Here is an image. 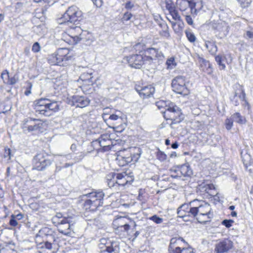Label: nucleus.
Wrapping results in <instances>:
<instances>
[{"label":"nucleus","mask_w":253,"mask_h":253,"mask_svg":"<svg viewBox=\"0 0 253 253\" xmlns=\"http://www.w3.org/2000/svg\"><path fill=\"white\" fill-rule=\"evenodd\" d=\"M211 201H213L214 204H216L218 202H220V198L218 195V193H216L215 195L212 196L211 197Z\"/></svg>","instance_id":"nucleus-57"},{"label":"nucleus","mask_w":253,"mask_h":253,"mask_svg":"<svg viewBox=\"0 0 253 253\" xmlns=\"http://www.w3.org/2000/svg\"><path fill=\"white\" fill-rule=\"evenodd\" d=\"M99 247L102 250V253H118L119 247L116 242H109L106 239L102 238L100 241Z\"/></svg>","instance_id":"nucleus-12"},{"label":"nucleus","mask_w":253,"mask_h":253,"mask_svg":"<svg viewBox=\"0 0 253 253\" xmlns=\"http://www.w3.org/2000/svg\"><path fill=\"white\" fill-rule=\"evenodd\" d=\"M94 4L97 7H100L103 4L102 0H93Z\"/></svg>","instance_id":"nucleus-61"},{"label":"nucleus","mask_w":253,"mask_h":253,"mask_svg":"<svg viewBox=\"0 0 253 253\" xmlns=\"http://www.w3.org/2000/svg\"><path fill=\"white\" fill-rule=\"evenodd\" d=\"M245 36L247 38H253V31H247Z\"/></svg>","instance_id":"nucleus-63"},{"label":"nucleus","mask_w":253,"mask_h":253,"mask_svg":"<svg viewBox=\"0 0 253 253\" xmlns=\"http://www.w3.org/2000/svg\"><path fill=\"white\" fill-rule=\"evenodd\" d=\"M40 46L37 42H35L32 46V51L34 52H38L40 50Z\"/></svg>","instance_id":"nucleus-55"},{"label":"nucleus","mask_w":253,"mask_h":253,"mask_svg":"<svg viewBox=\"0 0 253 253\" xmlns=\"http://www.w3.org/2000/svg\"><path fill=\"white\" fill-rule=\"evenodd\" d=\"M181 242H184V239L182 238H172L170 240V244L177 246L178 245V243Z\"/></svg>","instance_id":"nucleus-47"},{"label":"nucleus","mask_w":253,"mask_h":253,"mask_svg":"<svg viewBox=\"0 0 253 253\" xmlns=\"http://www.w3.org/2000/svg\"><path fill=\"white\" fill-rule=\"evenodd\" d=\"M35 109L36 111L39 112L40 114L46 116L51 115V113L48 112L47 106H35Z\"/></svg>","instance_id":"nucleus-36"},{"label":"nucleus","mask_w":253,"mask_h":253,"mask_svg":"<svg viewBox=\"0 0 253 253\" xmlns=\"http://www.w3.org/2000/svg\"><path fill=\"white\" fill-rule=\"evenodd\" d=\"M86 195L89 198L84 204L86 210L94 211L98 207L102 206L104 196L103 191H93Z\"/></svg>","instance_id":"nucleus-5"},{"label":"nucleus","mask_w":253,"mask_h":253,"mask_svg":"<svg viewBox=\"0 0 253 253\" xmlns=\"http://www.w3.org/2000/svg\"><path fill=\"white\" fill-rule=\"evenodd\" d=\"M42 237L46 241L51 243L54 248L59 246V238L55 236L52 230L48 227H43L40 229L36 235V238Z\"/></svg>","instance_id":"nucleus-8"},{"label":"nucleus","mask_w":253,"mask_h":253,"mask_svg":"<svg viewBox=\"0 0 253 253\" xmlns=\"http://www.w3.org/2000/svg\"><path fill=\"white\" fill-rule=\"evenodd\" d=\"M168 11L169 14H167V18L170 22H171V19L176 22L180 21V16L175 8Z\"/></svg>","instance_id":"nucleus-28"},{"label":"nucleus","mask_w":253,"mask_h":253,"mask_svg":"<svg viewBox=\"0 0 253 253\" xmlns=\"http://www.w3.org/2000/svg\"><path fill=\"white\" fill-rule=\"evenodd\" d=\"M159 27L162 29L161 30H159V33H160L161 35L164 38H169L170 37V34L167 24L164 22L162 23L159 22Z\"/></svg>","instance_id":"nucleus-27"},{"label":"nucleus","mask_w":253,"mask_h":253,"mask_svg":"<svg viewBox=\"0 0 253 253\" xmlns=\"http://www.w3.org/2000/svg\"><path fill=\"white\" fill-rule=\"evenodd\" d=\"M242 7H248L251 3V0H237Z\"/></svg>","instance_id":"nucleus-51"},{"label":"nucleus","mask_w":253,"mask_h":253,"mask_svg":"<svg viewBox=\"0 0 253 253\" xmlns=\"http://www.w3.org/2000/svg\"><path fill=\"white\" fill-rule=\"evenodd\" d=\"M9 224L13 227L16 226L18 224L17 220L14 217V215H11L10 219L9 220Z\"/></svg>","instance_id":"nucleus-54"},{"label":"nucleus","mask_w":253,"mask_h":253,"mask_svg":"<svg viewBox=\"0 0 253 253\" xmlns=\"http://www.w3.org/2000/svg\"><path fill=\"white\" fill-rule=\"evenodd\" d=\"M159 109L160 106L163 107V104H165V110H161V112L163 115V117L166 120H170L173 123H179L182 118V113L180 108L175 105L173 103L164 101H159Z\"/></svg>","instance_id":"nucleus-2"},{"label":"nucleus","mask_w":253,"mask_h":253,"mask_svg":"<svg viewBox=\"0 0 253 253\" xmlns=\"http://www.w3.org/2000/svg\"><path fill=\"white\" fill-rule=\"evenodd\" d=\"M120 153L119 161L120 165L123 166L131 162H136L140 157L141 150L139 148L132 147L121 150Z\"/></svg>","instance_id":"nucleus-4"},{"label":"nucleus","mask_w":253,"mask_h":253,"mask_svg":"<svg viewBox=\"0 0 253 253\" xmlns=\"http://www.w3.org/2000/svg\"><path fill=\"white\" fill-rule=\"evenodd\" d=\"M198 186L199 190L201 189H205V190H212L216 188L213 184L211 181L209 180H206L201 182V183L199 184Z\"/></svg>","instance_id":"nucleus-30"},{"label":"nucleus","mask_w":253,"mask_h":253,"mask_svg":"<svg viewBox=\"0 0 253 253\" xmlns=\"http://www.w3.org/2000/svg\"><path fill=\"white\" fill-rule=\"evenodd\" d=\"M12 251L9 248H2L0 250V253H12Z\"/></svg>","instance_id":"nucleus-62"},{"label":"nucleus","mask_w":253,"mask_h":253,"mask_svg":"<svg viewBox=\"0 0 253 253\" xmlns=\"http://www.w3.org/2000/svg\"><path fill=\"white\" fill-rule=\"evenodd\" d=\"M233 122L239 124H244L246 123V119L239 113H235L231 116Z\"/></svg>","instance_id":"nucleus-35"},{"label":"nucleus","mask_w":253,"mask_h":253,"mask_svg":"<svg viewBox=\"0 0 253 253\" xmlns=\"http://www.w3.org/2000/svg\"><path fill=\"white\" fill-rule=\"evenodd\" d=\"M203 7V0H189V7L192 14L197 15Z\"/></svg>","instance_id":"nucleus-21"},{"label":"nucleus","mask_w":253,"mask_h":253,"mask_svg":"<svg viewBox=\"0 0 253 253\" xmlns=\"http://www.w3.org/2000/svg\"><path fill=\"white\" fill-rule=\"evenodd\" d=\"M233 121L231 117L226 119L225 121V126L227 130H229L232 128L233 126Z\"/></svg>","instance_id":"nucleus-46"},{"label":"nucleus","mask_w":253,"mask_h":253,"mask_svg":"<svg viewBox=\"0 0 253 253\" xmlns=\"http://www.w3.org/2000/svg\"><path fill=\"white\" fill-rule=\"evenodd\" d=\"M234 222V220L232 219H224L222 221L221 223L226 228H230L232 226Z\"/></svg>","instance_id":"nucleus-49"},{"label":"nucleus","mask_w":253,"mask_h":253,"mask_svg":"<svg viewBox=\"0 0 253 253\" xmlns=\"http://www.w3.org/2000/svg\"><path fill=\"white\" fill-rule=\"evenodd\" d=\"M111 143V140L105 138L104 136H102L98 139L93 141V145L100 146L103 148V149L105 151L107 150V148L109 147Z\"/></svg>","instance_id":"nucleus-24"},{"label":"nucleus","mask_w":253,"mask_h":253,"mask_svg":"<svg viewBox=\"0 0 253 253\" xmlns=\"http://www.w3.org/2000/svg\"><path fill=\"white\" fill-rule=\"evenodd\" d=\"M92 70L88 69L86 72H84L81 75L80 79L82 80L85 85H92L93 83L92 80Z\"/></svg>","instance_id":"nucleus-22"},{"label":"nucleus","mask_w":253,"mask_h":253,"mask_svg":"<svg viewBox=\"0 0 253 253\" xmlns=\"http://www.w3.org/2000/svg\"><path fill=\"white\" fill-rule=\"evenodd\" d=\"M134 47L136 51H138L139 52H141L143 50H145L144 47V44L140 42L136 44Z\"/></svg>","instance_id":"nucleus-53"},{"label":"nucleus","mask_w":253,"mask_h":253,"mask_svg":"<svg viewBox=\"0 0 253 253\" xmlns=\"http://www.w3.org/2000/svg\"><path fill=\"white\" fill-rule=\"evenodd\" d=\"M42 126L43 123L40 120L27 118L23 121L22 128L24 131L27 130L28 132L36 130L40 131Z\"/></svg>","instance_id":"nucleus-10"},{"label":"nucleus","mask_w":253,"mask_h":253,"mask_svg":"<svg viewBox=\"0 0 253 253\" xmlns=\"http://www.w3.org/2000/svg\"><path fill=\"white\" fill-rule=\"evenodd\" d=\"M172 89L177 93L184 96L189 93V90L186 86L185 79L184 77L178 76L174 78L171 83Z\"/></svg>","instance_id":"nucleus-9"},{"label":"nucleus","mask_w":253,"mask_h":253,"mask_svg":"<svg viewBox=\"0 0 253 253\" xmlns=\"http://www.w3.org/2000/svg\"><path fill=\"white\" fill-rule=\"evenodd\" d=\"M71 28L68 31L69 34L68 35L72 38L74 41H78L79 40V35L81 32V28L79 26L72 27L71 25H68Z\"/></svg>","instance_id":"nucleus-23"},{"label":"nucleus","mask_w":253,"mask_h":253,"mask_svg":"<svg viewBox=\"0 0 253 253\" xmlns=\"http://www.w3.org/2000/svg\"><path fill=\"white\" fill-rule=\"evenodd\" d=\"M189 213L191 216L196 217L199 223L206 224L210 222L213 217V212L211 205L208 203H205L197 207L190 208Z\"/></svg>","instance_id":"nucleus-1"},{"label":"nucleus","mask_w":253,"mask_h":253,"mask_svg":"<svg viewBox=\"0 0 253 253\" xmlns=\"http://www.w3.org/2000/svg\"><path fill=\"white\" fill-rule=\"evenodd\" d=\"M233 247V242L228 239H224L216 244L215 251L216 253H224Z\"/></svg>","instance_id":"nucleus-15"},{"label":"nucleus","mask_w":253,"mask_h":253,"mask_svg":"<svg viewBox=\"0 0 253 253\" xmlns=\"http://www.w3.org/2000/svg\"><path fill=\"white\" fill-rule=\"evenodd\" d=\"M109 119L113 121H120V122H122L123 118L120 112H118V114H112L110 115Z\"/></svg>","instance_id":"nucleus-41"},{"label":"nucleus","mask_w":253,"mask_h":253,"mask_svg":"<svg viewBox=\"0 0 253 253\" xmlns=\"http://www.w3.org/2000/svg\"><path fill=\"white\" fill-rule=\"evenodd\" d=\"M33 164L34 169L38 170H42L47 166L51 164L49 160L46 158L43 154H38L34 158Z\"/></svg>","instance_id":"nucleus-13"},{"label":"nucleus","mask_w":253,"mask_h":253,"mask_svg":"<svg viewBox=\"0 0 253 253\" xmlns=\"http://www.w3.org/2000/svg\"><path fill=\"white\" fill-rule=\"evenodd\" d=\"M113 224L117 229L124 228V231L127 232L130 227H132V230H135L136 226L135 222L126 216H119L115 219L113 221Z\"/></svg>","instance_id":"nucleus-7"},{"label":"nucleus","mask_w":253,"mask_h":253,"mask_svg":"<svg viewBox=\"0 0 253 253\" xmlns=\"http://www.w3.org/2000/svg\"><path fill=\"white\" fill-rule=\"evenodd\" d=\"M135 89L143 98L150 97L155 92V88L151 85L146 86L136 85Z\"/></svg>","instance_id":"nucleus-16"},{"label":"nucleus","mask_w":253,"mask_h":253,"mask_svg":"<svg viewBox=\"0 0 253 253\" xmlns=\"http://www.w3.org/2000/svg\"><path fill=\"white\" fill-rule=\"evenodd\" d=\"M191 208L192 207L190 205L183 204L178 208L177 214L183 218L186 216H191V214L189 213V211Z\"/></svg>","instance_id":"nucleus-25"},{"label":"nucleus","mask_w":253,"mask_h":253,"mask_svg":"<svg viewBox=\"0 0 253 253\" xmlns=\"http://www.w3.org/2000/svg\"><path fill=\"white\" fill-rule=\"evenodd\" d=\"M178 253H194L193 249L192 248H183L182 249H177Z\"/></svg>","instance_id":"nucleus-48"},{"label":"nucleus","mask_w":253,"mask_h":253,"mask_svg":"<svg viewBox=\"0 0 253 253\" xmlns=\"http://www.w3.org/2000/svg\"><path fill=\"white\" fill-rule=\"evenodd\" d=\"M238 94V98L241 100H243L245 97V93L244 90L242 88H240L238 90V92H236L235 93V94H234L233 97L231 98L232 101L235 102V105H237V104L238 103V100L237 98Z\"/></svg>","instance_id":"nucleus-32"},{"label":"nucleus","mask_w":253,"mask_h":253,"mask_svg":"<svg viewBox=\"0 0 253 253\" xmlns=\"http://www.w3.org/2000/svg\"><path fill=\"white\" fill-rule=\"evenodd\" d=\"M172 28L175 33H178L183 29V23H181L180 21L176 22H171Z\"/></svg>","instance_id":"nucleus-38"},{"label":"nucleus","mask_w":253,"mask_h":253,"mask_svg":"<svg viewBox=\"0 0 253 253\" xmlns=\"http://www.w3.org/2000/svg\"><path fill=\"white\" fill-rule=\"evenodd\" d=\"M16 82H17V80L16 79V78L14 77L10 78H9V81L7 82V84L13 85V84H14L16 83Z\"/></svg>","instance_id":"nucleus-60"},{"label":"nucleus","mask_w":253,"mask_h":253,"mask_svg":"<svg viewBox=\"0 0 253 253\" xmlns=\"http://www.w3.org/2000/svg\"><path fill=\"white\" fill-rule=\"evenodd\" d=\"M49 100L46 98H41L36 101L35 106H47Z\"/></svg>","instance_id":"nucleus-40"},{"label":"nucleus","mask_w":253,"mask_h":253,"mask_svg":"<svg viewBox=\"0 0 253 253\" xmlns=\"http://www.w3.org/2000/svg\"><path fill=\"white\" fill-rule=\"evenodd\" d=\"M56 53L61 63H64V61L70 60L72 57L70 50L67 48H59L56 50Z\"/></svg>","instance_id":"nucleus-19"},{"label":"nucleus","mask_w":253,"mask_h":253,"mask_svg":"<svg viewBox=\"0 0 253 253\" xmlns=\"http://www.w3.org/2000/svg\"><path fill=\"white\" fill-rule=\"evenodd\" d=\"M186 35L189 42H194L196 41V37L194 34L191 31H186Z\"/></svg>","instance_id":"nucleus-45"},{"label":"nucleus","mask_w":253,"mask_h":253,"mask_svg":"<svg viewBox=\"0 0 253 253\" xmlns=\"http://www.w3.org/2000/svg\"><path fill=\"white\" fill-rule=\"evenodd\" d=\"M62 219V214L61 213H57L55 216L53 218V220H54V222H57L59 220H61L60 219Z\"/></svg>","instance_id":"nucleus-59"},{"label":"nucleus","mask_w":253,"mask_h":253,"mask_svg":"<svg viewBox=\"0 0 253 253\" xmlns=\"http://www.w3.org/2000/svg\"><path fill=\"white\" fill-rule=\"evenodd\" d=\"M106 178L108 181V185L110 188L113 187H115V188H117L120 186H124L128 182L132 181V179H128L131 178L125 172L117 173V174L114 172H111L107 175Z\"/></svg>","instance_id":"nucleus-6"},{"label":"nucleus","mask_w":253,"mask_h":253,"mask_svg":"<svg viewBox=\"0 0 253 253\" xmlns=\"http://www.w3.org/2000/svg\"><path fill=\"white\" fill-rule=\"evenodd\" d=\"M139 195L138 196V199L142 202H144L146 199L144 198L143 195L145 194V191H138Z\"/></svg>","instance_id":"nucleus-56"},{"label":"nucleus","mask_w":253,"mask_h":253,"mask_svg":"<svg viewBox=\"0 0 253 253\" xmlns=\"http://www.w3.org/2000/svg\"><path fill=\"white\" fill-rule=\"evenodd\" d=\"M88 215V211H85L84 213V216L85 218V220L87 222L88 225L92 227H95L97 228H100L102 227L103 224L102 223V222L99 217L89 218Z\"/></svg>","instance_id":"nucleus-20"},{"label":"nucleus","mask_w":253,"mask_h":253,"mask_svg":"<svg viewBox=\"0 0 253 253\" xmlns=\"http://www.w3.org/2000/svg\"><path fill=\"white\" fill-rule=\"evenodd\" d=\"M72 102L77 107L84 108L89 104L90 100L85 96L75 95L72 97Z\"/></svg>","instance_id":"nucleus-18"},{"label":"nucleus","mask_w":253,"mask_h":253,"mask_svg":"<svg viewBox=\"0 0 253 253\" xmlns=\"http://www.w3.org/2000/svg\"><path fill=\"white\" fill-rule=\"evenodd\" d=\"M189 6V0H181L179 3V7L181 10L184 11Z\"/></svg>","instance_id":"nucleus-42"},{"label":"nucleus","mask_w":253,"mask_h":253,"mask_svg":"<svg viewBox=\"0 0 253 253\" xmlns=\"http://www.w3.org/2000/svg\"><path fill=\"white\" fill-rule=\"evenodd\" d=\"M215 60L219 66L220 70H225L226 65L224 62L226 60V58L224 55H217L215 56Z\"/></svg>","instance_id":"nucleus-29"},{"label":"nucleus","mask_w":253,"mask_h":253,"mask_svg":"<svg viewBox=\"0 0 253 253\" xmlns=\"http://www.w3.org/2000/svg\"><path fill=\"white\" fill-rule=\"evenodd\" d=\"M200 62H201V68H202V70L203 71H205V68L204 67H208V69H210V72L211 71V64L210 62L208 61H206L203 58H201Z\"/></svg>","instance_id":"nucleus-43"},{"label":"nucleus","mask_w":253,"mask_h":253,"mask_svg":"<svg viewBox=\"0 0 253 253\" xmlns=\"http://www.w3.org/2000/svg\"><path fill=\"white\" fill-rule=\"evenodd\" d=\"M146 60L153 61L156 60L158 56V51L156 48L151 47L147 48L146 51Z\"/></svg>","instance_id":"nucleus-26"},{"label":"nucleus","mask_w":253,"mask_h":253,"mask_svg":"<svg viewBox=\"0 0 253 253\" xmlns=\"http://www.w3.org/2000/svg\"><path fill=\"white\" fill-rule=\"evenodd\" d=\"M132 17V14L129 12H126L124 14L123 17V20L124 21H128Z\"/></svg>","instance_id":"nucleus-58"},{"label":"nucleus","mask_w":253,"mask_h":253,"mask_svg":"<svg viewBox=\"0 0 253 253\" xmlns=\"http://www.w3.org/2000/svg\"><path fill=\"white\" fill-rule=\"evenodd\" d=\"M83 13L78 7L73 5L68 8L61 17L58 19L59 24H75L82 19Z\"/></svg>","instance_id":"nucleus-3"},{"label":"nucleus","mask_w":253,"mask_h":253,"mask_svg":"<svg viewBox=\"0 0 253 253\" xmlns=\"http://www.w3.org/2000/svg\"><path fill=\"white\" fill-rule=\"evenodd\" d=\"M185 20L189 25H191L193 24V19L190 16L187 15L186 16Z\"/></svg>","instance_id":"nucleus-64"},{"label":"nucleus","mask_w":253,"mask_h":253,"mask_svg":"<svg viewBox=\"0 0 253 253\" xmlns=\"http://www.w3.org/2000/svg\"><path fill=\"white\" fill-rule=\"evenodd\" d=\"M59 110V105L57 102L52 101L51 102L49 100L47 105V110L48 113H51V115L54 112L58 111Z\"/></svg>","instance_id":"nucleus-31"},{"label":"nucleus","mask_w":253,"mask_h":253,"mask_svg":"<svg viewBox=\"0 0 253 253\" xmlns=\"http://www.w3.org/2000/svg\"><path fill=\"white\" fill-rule=\"evenodd\" d=\"M38 248L40 249H45L48 250H51L54 246L51 243L43 240V242L40 243L38 244Z\"/></svg>","instance_id":"nucleus-37"},{"label":"nucleus","mask_w":253,"mask_h":253,"mask_svg":"<svg viewBox=\"0 0 253 253\" xmlns=\"http://www.w3.org/2000/svg\"><path fill=\"white\" fill-rule=\"evenodd\" d=\"M70 219V218L63 217L57 221L58 230L60 233L67 236L71 235Z\"/></svg>","instance_id":"nucleus-14"},{"label":"nucleus","mask_w":253,"mask_h":253,"mask_svg":"<svg viewBox=\"0 0 253 253\" xmlns=\"http://www.w3.org/2000/svg\"><path fill=\"white\" fill-rule=\"evenodd\" d=\"M205 46L211 54L214 55L217 52V47L214 42L206 41Z\"/></svg>","instance_id":"nucleus-33"},{"label":"nucleus","mask_w":253,"mask_h":253,"mask_svg":"<svg viewBox=\"0 0 253 253\" xmlns=\"http://www.w3.org/2000/svg\"><path fill=\"white\" fill-rule=\"evenodd\" d=\"M167 65L168 69H172L174 68L176 66V63L173 57H170L167 61Z\"/></svg>","instance_id":"nucleus-39"},{"label":"nucleus","mask_w":253,"mask_h":253,"mask_svg":"<svg viewBox=\"0 0 253 253\" xmlns=\"http://www.w3.org/2000/svg\"><path fill=\"white\" fill-rule=\"evenodd\" d=\"M49 63L51 65H64L65 63H61L60 61L58 60V57L56 55V52L50 55L48 58Z\"/></svg>","instance_id":"nucleus-34"},{"label":"nucleus","mask_w":253,"mask_h":253,"mask_svg":"<svg viewBox=\"0 0 253 253\" xmlns=\"http://www.w3.org/2000/svg\"><path fill=\"white\" fill-rule=\"evenodd\" d=\"M176 245H171L169 244V251L170 253H178L177 251V249H180L178 246H175Z\"/></svg>","instance_id":"nucleus-52"},{"label":"nucleus","mask_w":253,"mask_h":253,"mask_svg":"<svg viewBox=\"0 0 253 253\" xmlns=\"http://www.w3.org/2000/svg\"><path fill=\"white\" fill-rule=\"evenodd\" d=\"M146 58L140 54H133L124 58V61L126 62L132 68L140 69L144 63Z\"/></svg>","instance_id":"nucleus-11"},{"label":"nucleus","mask_w":253,"mask_h":253,"mask_svg":"<svg viewBox=\"0 0 253 253\" xmlns=\"http://www.w3.org/2000/svg\"><path fill=\"white\" fill-rule=\"evenodd\" d=\"M166 8L168 11L172 10L175 8L174 3L171 0H166Z\"/></svg>","instance_id":"nucleus-50"},{"label":"nucleus","mask_w":253,"mask_h":253,"mask_svg":"<svg viewBox=\"0 0 253 253\" xmlns=\"http://www.w3.org/2000/svg\"><path fill=\"white\" fill-rule=\"evenodd\" d=\"M1 78L2 79L3 83L7 84L10 78L8 72L7 70L3 71L1 74Z\"/></svg>","instance_id":"nucleus-44"},{"label":"nucleus","mask_w":253,"mask_h":253,"mask_svg":"<svg viewBox=\"0 0 253 253\" xmlns=\"http://www.w3.org/2000/svg\"><path fill=\"white\" fill-rule=\"evenodd\" d=\"M176 175L172 174L173 177H179L181 175L184 176H190L192 174V170L188 165H183L176 168L174 170Z\"/></svg>","instance_id":"nucleus-17"}]
</instances>
